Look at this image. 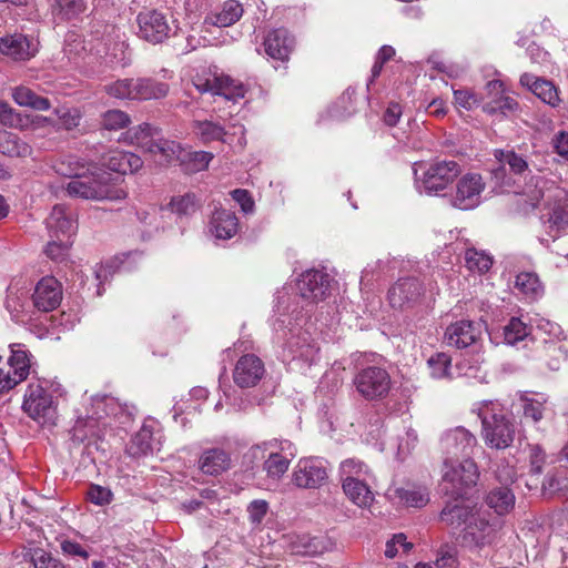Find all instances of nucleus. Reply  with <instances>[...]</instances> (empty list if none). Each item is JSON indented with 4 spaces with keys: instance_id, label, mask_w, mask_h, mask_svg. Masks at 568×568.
I'll use <instances>...</instances> for the list:
<instances>
[{
    "instance_id": "e2e57ef3",
    "label": "nucleus",
    "mask_w": 568,
    "mask_h": 568,
    "mask_svg": "<svg viewBox=\"0 0 568 568\" xmlns=\"http://www.w3.org/2000/svg\"><path fill=\"white\" fill-rule=\"evenodd\" d=\"M61 551L67 557H81L83 559L89 558V551L84 546H82L80 542L71 540V539H63L60 542Z\"/></svg>"
},
{
    "instance_id": "0eeeda50",
    "label": "nucleus",
    "mask_w": 568,
    "mask_h": 568,
    "mask_svg": "<svg viewBox=\"0 0 568 568\" xmlns=\"http://www.w3.org/2000/svg\"><path fill=\"white\" fill-rule=\"evenodd\" d=\"M22 409L30 418L42 426H53L57 420V406L52 395L40 384L28 386Z\"/></svg>"
},
{
    "instance_id": "2eb2a0df",
    "label": "nucleus",
    "mask_w": 568,
    "mask_h": 568,
    "mask_svg": "<svg viewBox=\"0 0 568 568\" xmlns=\"http://www.w3.org/2000/svg\"><path fill=\"white\" fill-rule=\"evenodd\" d=\"M483 335L480 322L460 320L452 323L445 331V339L449 346L458 349L476 345Z\"/></svg>"
},
{
    "instance_id": "4be33fe9",
    "label": "nucleus",
    "mask_w": 568,
    "mask_h": 568,
    "mask_svg": "<svg viewBox=\"0 0 568 568\" xmlns=\"http://www.w3.org/2000/svg\"><path fill=\"white\" fill-rule=\"evenodd\" d=\"M45 224L51 239L72 240L78 229L75 221L67 215L65 209L61 205L53 206Z\"/></svg>"
},
{
    "instance_id": "49530a36",
    "label": "nucleus",
    "mask_w": 568,
    "mask_h": 568,
    "mask_svg": "<svg viewBox=\"0 0 568 568\" xmlns=\"http://www.w3.org/2000/svg\"><path fill=\"white\" fill-rule=\"evenodd\" d=\"M529 335V328L518 317H511L504 326V339L509 345L525 339Z\"/></svg>"
},
{
    "instance_id": "423d86ee",
    "label": "nucleus",
    "mask_w": 568,
    "mask_h": 568,
    "mask_svg": "<svg viewBox=\"0 0 568 568\" xmlns=\"http://www.w3.org/2000/svg\"><path fill=\"white\" fill-rule=\"evenodd\" d=\"M477 446L476 436L463 426L446 429L439 437V448L444 456V467L450 462L470 458Z\"/></svg>"
},
{
    "instance_id": "c03bdc74",
    "label": "nucleus",
    "mask_w": 568,
    "mask_h": 568,
    "mask_svg": "<svg viewBox=\"0 0 568 568\" xmlns=\"http://www.w3.org/2000/svg\"><path fill=\"white\" fill-rule=\"evenodd\" d=\"M465 263L469 271L485 273L493 265V257L484 251L469 247L465 251Z\"/></svg>"
},
{
    "instance_id": "864d4df0",
    "label": "nucleus",
    "mask_w": 568,
    "mask_h": 568,
    "mask_svg": "<svg viewBox=\"0 0 568 568\" xmlns=\"http://www.w3.org/2000/svg\"><path fill=\"white\" fill-rule=\"evenodd\" d=\"M213 154L205 151H185L181 158V164L189 163V170L192 172H199L205 170L209 163L212 161Z\"/></svg>"
},
{
    "instance_id": "f704fd0d",
    "label": "nucleus",
    "mask_w": 568,
    "mask_h": 568,
    "mask_svg": "<svg viewBox=\"0 0 568 568\" xmlns=\"http://www.w3.org/2000/svg\"><path fill=\"white\" fill-rule=\"evenodd\" d=\"M143 165L142 159L131 152H116L109 160L110 170L126 174L128 172L134 173Z\"/></svg>"
},
{
    "instance_id": "6e6d98bb",
    "label": "nucleus",
    "mask_w": 568,
    "mask_h": 568,
    "mask_svg": "<svg viewBox=\"0 0 568 568\" xmlns=\"http://www.w3.org/2000/svg\"><path fill=\"white\" fill-rule=\"evenodd\" d=\"M536 329L544 337V345H546V342L560 343L565 338V333L561 326L547 318L538 320L536 324Z\"/></svg>"
},
{
    "instance_id": "f8f14e48",
    "label": "nucleus",
    "mask_w": 568,
    "mask_h": 568,
    "mask_svg": "<svg viewBox=\"0 0 568 568\" xmlns=\"http://www.w3.org/2000/svg\"><path fill=\"white\" fill-rule=\"evenodd\" d=\"M425 294L423 283L416 277L399 278L388 291V300L394 308H413L420 304Z\"/></svg>"
},
{
    "instance_id": "0e129e2a",
    "label": "nucleus",
    "mask_w": 568,
    "mask_h": 568,
    "mask_svg": "<svg viewBox=\"0 0 568 568\" xmlns=\"http://www.w3.org/2000/svg\"><path fill=\"white\" fill-rule=\"evenodd\" d=\"M233 200L239 203L244 213H252L254 211V201L247 190L236 189L231 192Z\"/></svg>"
},
{
    "instance_id": "2f4dec72",
    "label": "nucleus",
    "mask_w": 568,
    "mask_h": 568,
    "mask_svg": "<svg viewBox=\"0 0 568 568\" xmlns=\"http://www.w3.org/2000/svg\"><path fill=\"white\" fill-rule=\"evenodd\" d=\"M487 506L498 515H506L514 509L515 495L506 486L493 488L485 498Z\"/></svg>"
},
{
    "instance_id": "bb28decb",
    "label": "nucleus",
    "mask_w": 568,
    "mask_h": 568,
    "mask_svg": "<svg viewBox=\"0 0 568 568\" xmlns=\"http://www.w3.org/2000/svg\"><path fill=\"white\" fill-rule=\"evenodd\" d=\"M343 490L345 495L358 507H369L374 500V494L364 479L358 477L344 478Z\"/></svg>"
},
{
    "instance_id": "7c9ffc66",
    "label": "nucleus",
    "mask_w": 568,
    "mask_h": 568,
    "mask_svg": "<svg viewBox=\"0 0 568 568\" xmlns=\"http://www.w3.org/2000/svg\"><path fill=\"white\" fill-rule=\"evenodd\" d=\"M332 546L328 538L324 536H297L296 541L293 544V549L296 554L303 556H317L327 551Z\"/></svg>"
},
{
    "instance_id": "9d476101",
    "label": "nucleus",
    "mask_w": 568,
    "mask_h": 568,
    "mask_svg": "<svg viewBox=\"0 0 568 568\" xmlns=\"http://www.w3.org/2000/svg\"><path fill=\"white\" fill-rule=\"evenodd\" d=\"M328 478V463L320 457L301 458L292 474V481L298 488L315 489Z\"/></svg>"
},
{
    "instance_id": "20e7f679",
    "label": "nucleus",
    "mask_w": 568,
    "mask_h": 568,
    "mask_svg": "<svg viewBox=\"0 0 568 568\" xmlns=\"http://www.w3.org/2000/svg\"><path fill=\"white\" fill-rule=\"evenodd\" d=\"M135 22L138 38L153 45L164 43L173 33L168 13L156 8H143Z\"/></svg>"
},
{
    "instance_id": "cd10ccee",
    "label": "nucleus",
    "mask_w": 568,
    "mask_h": 568,
    "mask_svg": "<svg viewBox=\"0 0 568 568\" xmlns=\"http://www.w3.org/2000/svg\"><path fill=\"white\" fill-rule=\"evenodd\" d=\"M244 9L236 0H226L220 12H211L204 22L219 28L230 27L236 23L243 16Z\"/></svg>"
},
{
    "instance_id": "8fccbe9b",
    "label": "nucleus",
    "mask_w": 568,
    "mask_h": 568,
    "mask_svg": "<svg viewBox=\"0 0 568 568\" xmlns=\"http://www.w3.org/2000/svg\"><path fill=\"white\" fill-rule=\"evenodd\" d=\"M73 241L68 239H51L44 247V254L54 262H63L69 256Z\"/></svg>"
},
{
    "instance_id": "39448f33",
    "label": "nucleus",
    "mask_w": 568,
    "mask_h": 568,
    "mask_svg": "<svg viewBox=\"0 0 568 568\" xmlns=\"http://www.w3.org/2000/svg\"><path fill=\"white\" fill-rule=\"evenodd\" d=\"M356 392L366 400L385 399L392 389V377L386 368L369 365L361 368L354 376Z\"/></svg>"
},
{
    "instance_id": "680f3d73",
    "label": "nucleus",
    "mask_w": 568,
    "mask_h": 568,
    "mask_svg": "<svg viewBox=\"0 0 568 568\" xmlns=\"http://www.w3.org/2000/svg\"><path fill=\"white\" fill-rule=\"evenodd\" d=\"M545 406L541 402L535 398H529L524 402L523 414L526 419H531L538 423L542 419Z\"/></svg>"
},
{
    "instance_id": "a211bd4d",
    "label": "nucleus",
    "mask_w": 568,
    "mask_h": 568,
    "mask_svg": "<svg viewBox=\"0 0 568 568\" xmlns=\"http://www.w3.org/2000/svg\"><path fill=\"white\" fill-rule=\"evenodd\" d=\"M265 374L264 363L254 354L239 358L233 371V381L241 388L254 387Z\"/></svg>"
},
{
    "instance_id": "c756f323",
    "label": "nucleus",
    "mask_w": 568,
    "mask_h": 568,
    "mask_svg": "<svg viewBox=\"0 0 568 568\" xmlns=\"http://www.w3.org/2000/svg\"><path fill=\"white\" fill-rule=\"evenodd\" d=\"M286 347L291 354L292 359H301L307 363L314 362L318 347L313 343L307 333L292 336Z\"/></svg>"
},
{
    "instance_id": "b1692460",
    "label": "nucleus",
    "mask_w": 568,
    "mask_h": 568,
    "mask_svg": "<svg viewBox=\"0 0 568 568\" xmlns=\"http://www.w3.org/2000/svg\"><path fill=\"white\" fill-rule=\"evenodd\" d=\"M520 83L529 88V90L542 102L551 106H557L559 104L560 98L558 90L551 81L537 78L529 73H524L520 77Z\"/></svg>"
},
{
    "instance_id": "4c0bfd02",
    "label": "nucleus",
    "mask_w": 568,
    "mask_h": 568,
    "mask_svg": "<svg viewBox=\"0 0 568 568\" xmlns=\"http://www.w3.org/2000/svg\"><path fill=\"white\" fill-rule=\"evenodd\" d=\"M429 375L434 379L452 378V357L443 352L433 354L427 359Z\"/></svg>"
},
{
    "instance_id": "dca6fc26",
    "label": "nucleus",
    "mask_w": 568,
    "mask_h": 568,
    "mask_svg": "<svg viewBox=\"0 0 568 568\" xmlns=\"http://www.w3.org/2000/svg\"><path fill=\"white\" fill-rule=\"evenodd\" d=\"M262 45L270 59L287 62L295 48V38L286 28H275L265 34Z\"/></svg>"
},
{
    "instance_id": "052dcab7",
    "label": "nucleus",
    "mask_w": 568,
    "mask_h": 568,
    "mask_svg": "<svg viewBox=\"0 0 568 568\" xmlns=\"http://www.w3.org/2000/svg\"><path fill=\"white\" fill-rule=\"evenodd\" d=\"M87 498L94 505L104 506L112 501L113 494L108 487L92 484L88 488Z\"/></svg>"
},
{
    "instance_id": "9b49d317",
    "label": "nucleus",
    "mask_w": 568,
    "mask_h": 568,
    "mask_svg": "<svg viewBox=\"0 0 568 568\" xmlns=\"http://www.w3.org/2000/svg\"><path fill=\"white\" fill-rule=\"evenodd\" d=\"M485 190L483 178L476 173H467L456 184V192L450 203L459 210H473L480 204L481 193Z\"/></svg>"
},
{
    "instance_id": "f03ea898",
    "label": "nucleus",
    "mask_w": 568,
    "mask_h": 568,
    "mask_svg": "<svg viewBox=\"0 0 568 568\" xmlns=\"http://www.w3.org/2000/svg\"><path fill=\"white\" fill-rule=\"evenodd\" d=\"M481 437L489 448L506 449L514 443L516 424L498 404H485L479 408Z\"/></svg>"
},
{
    "instance_id": "bf43d9fd",
    "label": "nucleus",
    "mask_w": 568,
    "mask_h": 568,
    "mask_svg": "<svg viewBox=\"0 0 568 568\" xmlns=\"http://www.w3.org/2000/svg\"><path fill=\"white\" fill-rule=\"evenodd\" d=\"M170 206L173 213L178 216H189L195 213L197 206L194 194H185L182 196H174L170 202Z\"/></svg>"
},
{
    "instance_id": "1a4fd4ad",
    "label": "nucleus",
    "mask_w": 568,
    "mask_h": 568,
    "mask_svg": "<svg viewBox=\"0 0 568 568\" xmlns=\"http://www.w3.org/2000/svg\"><path fill=\"white\" fill-rule=\"evenodd\" d=\"M460 173L462 168L454 160L434 161L423 173L420 184L427 194H438L452 184Z\"/></svg>"
},
{
    "instance_id": "72a5a7b5",
    "label": "nucleus",
    "mask_w": 568,
    "mask_h": 568,
    "mask_svg": "<svg viewBox=\"0 0 568 568\" xmlns=\"http://www.w3.org/2000/svg\"><path fill=\"white\" fill-rule=\"evenodd\" d=\"M0 153L9 158H24L31 154V148L18 135L0 131Z\"/></svg>"
},
{
    "instance_id": "37998d69",
    "label": "nucleus",
    "mask_w": 568,
    "mask_h": 568,
    "mask_svg": "<svg viewBox=\"0 0 568 568\" xmlns=\"http://www.w3.org/2000/svg\"><path fill=\"white\" fill-rule=\"evenodd\" d=\"M196 134L204 143L213 141L226 142V131L223 126L212 121H196L194 123Z\"/></svg>"
},
{
    "instance_id": "c85d7f7f",
    "label": "nucleus",
    "mask_w": 568,
    "mask_h": 568,
    "mask_svg": "<svg viewBox=\"0 0 568 568\" xmlns=\"http://www.w3.org/2000/svg\"><path fill=\"white\" fill-rule=\"evenodd\" d=\"M169 84L152 78L133 79V100H151L164 98Z\"/></svg>"
},
{
    "instance_id": "79ce46f5",
    "label": "nucleus",
    "mask_w": 568,
    "mask_h": 568,
    "mask_svg": "<svg viewBox=\"0 0 568 568\" xmlns=\"http://www.w3.org/2000/svg\"><path fill=\"white\" fill-rule=\"evenodd\" d=\"M567 356V349L558 342H546V345H544L541 359L550 371H558Z\"/></svg>"
},
{
    "instance_id": "ea45409f",
    "label": "nucleus",
    "mask_w": 568,
    "mask_h": 568,
    "mask_svg": "<svg viewBox=\"0 0 568 568\" xmlns=\"http://www.w3.org/2000/svg\"><path fill=\"white\" fill-rule=\"evenodd\" d=\"M548 234L557 239L568 227V210L564 206H555L545 221Z\"/></svg>"
},
{
    "instance_id": "338daca9",
    "label": "nucleus",
    "mask_w": 568,
    "mask_h": 568,
    "mask_svg": "<svg viewBox=\"0 0 568 568\" xmlns=\"http://www.w3.org/2000/svg\"><path fill=\"white\" fill-rule=\"evenodd\" d=\"M365 465L361 460L354 458L346 459L341 464V471L345 478L358 477L364 471Z\"/></svg>"
},
{
    "instance_id": "6e6552de",
    "label": "nucleus",
    "mask_w": 568,
    "mask_h": 568,
    "mask_svg": "<svg viewBox=\"0 0 568 568\" xmlns=\"http://www.w3.org/2000/svg\"><path fill=\"white\" fill-rule=\"evenodd\" d=\"M494 156L497 166L493 168L490 173L498 185L510 186L515 182V176L526 179L531 174L528 160L514 150L496 149Z\"/></svg>"
},
{
    "instance_id": "09e8293b",
    "label": "nucleus",
    "mask_w": 568,
    "mask_h": 568,
    "mask_svg": "<svg viewBox=\"0 0 568 568\" xmlns=\"http://www.w3.org/2000/svg\"><path fill=\"white\" fill-rule=\"evenodd\" d=\"M97 420L92 417L78 418L71 429V439L75 444H82L95 435Z\"/></svg>"
},
{
    "instance_id": "473e14b6",
    "label": "nucleus",
    "mask_w": 568,
    "mask_h": 568,
    "mask_svg": "<svg viewBox=\"0 0 568 568\" xmlns=\"http://www.w3.org/2000/svg\"><path fill=\"white\" fill-rule=\"evenodd\" d=\"M50 10L54 19L70 21L87 10V2L85 0H52Z\"/></svg>"
},
{
    "instance_id": "5fc2aeb1",
    "label": "nucleus",
    "mask_w": 568,
    "mask_h": 568,
    "mask_svg": "<svg viewBox=\"0 0 568 568\" xmlns=\"http://www.w3.org/2000/svg\"><path fill=\"white\" fill-rule=\"evenodd\" d=\"M219 95H223L225 99L236 102L239 99L244 98L245 88L241 82L227 75H221Z\"/></svg>"
},
{
    "instance_id": "4d7b16f0",
    "label": "nucleus",
    "mask_w": 568,
    "mask_h": 568,
    "mask_svg": "<svg viewBox=\"0 0 568 568\" xmlns=\"http://www.w3.org/2000/svg\"><path fill=\"white\" fill-rule=\"evenodd\" d=\"M131 120L128 113L122 110H108L102 114L101 124L106 130H121L130 124Z\"/></svg>"
},
{
    "instance_id": "603ef678",
    "label": "nucleus",
    "mask_w": 568,
    "mask_h": 568,
    "mask_svg": "<svg viewBox=\"0 0 568 568\" xmlns=\"http://www.w3.org/2000/svg\"><path fill=\"white\" fill-rule=\"evenodd\" d=\"M0 123L9 128L24 129L29 124V118L17 112L7 102H0Z\"/></svg>"
},
{
    "instance_id": "13d9d810",
    "label": "nucleus",
    "mask_w": 568,
    "mask_h": 568,
    "mask_svg": "<svg viewBox=\"0 0 568 568\" xmlns=\"http://www.w3.org/2000/svg\"><path fill=\"white\" fill-rule=\"evenodd\" d=\"M104 91L115 99L133 100V79H119L104 85Z\"/></svg>"
},
{
    "instance_id": "774afa93",
    "label": "nucleus",
    "mask_w": 568,
    "mask_h": 568,
    "mask_svg": "<svg viewBox=\"0 0 568 568\" xmlns=\"http://www.w3.org/2000/svg\"><path fill=\"white\" fill-rule=\"evenodd\" d=\"M454 99L456 104L466 110L473 109L478 103L476 95L468 90H455Z\"/></svg>"
},
{
    "instance_id": "69168bd1",
    "label": "nucleus",
    "mask_w": 568,
    "mask_h": 568,
    "mask_svg": "<svg viewBox=\"0 0 568 568\" xmlns=\"http://www.w3.org/2000/svg\"><path fill=\"white\" fill-rule=\"evenodd\" d=\"M268 509V505L265 500L255 499L253 500L248 507V516L252 523L260 524L265 517Z\"/></svg>"
},
{
    "instance_id": "de8ad7c7",
    "label": "nucleus",
    "mask_w": 568,
    "mask_h": 568,
    "mask_svg": "<svg viewBox=\"0 0 568 568\" xmlns=\"http://www.w3.org/2000/svg\"><path fill=\"white\" fill-rule=\"evenodd\" d=\"M290 464V457H284L281 453H271L263 466L268 477L280 479L288 470Z\"/></svg>"
},
{
    "instance_id": "393cba45",
    "label": "nucleus",
    "mask_w": 568,
    "mask_h": 568,
    "mask_svg": "<svg viewBox=\"0 0 568 568\" xmlns=\"http://www.w3.org/2000/svg\"><path fill=\"white\" fill-rule=\"evenodd\" d=\"M149 153L153 154L154 161L162 166L174 162H181L183 149L180 143L163 139L161 134L153 144H150Z\"/></svg>"
},
{
    "instance_id": "a878e982",
    "label": "nucleus",
    "mask_w": 568,
    "mask_h": 568,
    "mask_svg": "<svg viewBox=\"0 0 568 568\" xmlns=\"http://www.w3.org/2000/svg\"><path fill=\"white\" fill-rule=\"evenodd\" d=\"M211 232L216 239L229 240L233 237L239 227V221L234 212L225 209H217L211 217Z\"/></svg>"
},
{
    "instance_id": "6ab92c4d",
    "label": "nucleus",
    "mask_w": 568,
    "mask_h": 568,
    "mask_svg": "<svg viewBox=\"0 0 568 568\" xmlns=\"http://www.w3.org/2000/svg\"><path fill=\"white\" fill-rule=\"evenodd\" d=\"M61 301L62 285L55 277L44 276L37 283L32 294V302L37 310L51 312L60 305Z\"/></svg>"
},
{
    "instance_id": "f3484780",
    "label": "nucleus",
    "mask_w": 568,
    "mask_h": 568,
    "mask_svg": "<svg viewBox=\"0 0 568 568\" xmlns=\"http://www.w3.org/2000/svg\"><path fill=\"white\" fill-rule=\"evenodd\" d=\"M297 290L301 297L306 301H322L329 291V275L320 270H307L298 278Z\"/></svg>"
},
{
    "instance_id": "7ed1b4c3",
    "label": "nucleus",
    "mask_w": 568,
    "mask_h": 568,
    "mask_svg": "<svg viewBox=\"0 0 568 568\" xmlns=\"http://www.w3.org/2000/svg\"><path fill=\"white\" fill-rule=\"evenodd\" d=\"M440 491L450 498L465 499L479 478L476 463L471 458L450 462L444 467Z\"/></svg>"
},
{
    "instance_id": "e433bc0d",
    "label": "nucleus",
    "mask_w": 568,
    "mask_h": 568,
    "mask_svg": "<svg viewBox=\"0 0 568 568\" xmlns=\"http://www.w3.org/2000/svg\"><path fill=\"white\" fill-rule=\"evenodd\" d=\"M152 430L143 426L131 439L128 446V453L135 458L152 453Z\"/></svg>"
},
{
    "instance_id": "a18cd8bd",
    "label": "nucleus",
    "mask_w": 568,
    "mask_h": 568,
    "mask_svg": "<svg viewBox=\"0 0 568 568\" xmlns=\"http://www.w3.org/2000/svg\"><path fill=\"white\" fill-rule=\"evenodd\" d=\"M33 568H70L60 558L42 548H34L30 552Z\"/></svg>"
},
{
    "instance_id": "58836bf2",
    "label": "nucleus",
    "mask_w": 568,
    "mask_h": 568,
    "mask_svg": "<svg viewBox=\"0 0 568 568\" xmlns=\"http://www.w3.org/2000/svg\"><path fill=\"white\" fill-rule=\"evenodd\" d=\"M396 497L406 506L422 508L429 503V493L425 487L397 488Z\"/></svg>"
},
{
    "instance_id": "ddd939ff",
    "label": "nucleus",
    "mask_w": 568,
    "mask_h": 568,
    "mask_svg": "<svg viewBox=\"0 0 568 568\" xmlns=\"http://www.w3.org/2000/svg\"><path fill=\"white\" fill-rule=\"evenodd\" d=\"M495 534V526L486 516L477 511L467 526L463 528V545L469 549H483L493 542Z\"/></svg>"
},
{
    "instance_id": "a19ab883",
    "label": "nucleus",
    "mask_w": 568,
    "mask_h": 568,
    "mask_svg": "<svg viewBox=\"0 0 568 568\" xmlns=\"http://www.w3.org/2000/svg\"><path fill=\"white\" fill-rule=\"evenodd\" d=\"M515 287L528 297L536 298L542 293V285L534 272H521L516 276Z\"/></svg>"
},
{
    "instance_id": "aec40b11",
    "label": "nucleus",
    "mask_w": 568,
    "mask_h": 568,
    "mask_svg": "<svg viewBox=\"0 0 568 568\" xmlns=\"http://www.w3.org/2000/svg\"><path fill=\"white\" fill-rule=\"evenodd\" d=\"M476 513L477 510L466 505L463 499L452 498V500L445 503L439 513V520L447 527L458 530L466 527Z\"/></svg>"
},
{
    "instance_id": "f257e3e1",
    "label": "nucleus",
    "mask_w": 568,
    "mask_h": 568,
    "mask_svg": "<svg viewBox=\"0 0 568 568\" xmlns=\"http://www.w3.org/2000/svg\"><path fill=\"white\" fill-rule=\"evenodd\" d=\"M65 191L71 197L93 201H116L126 192L113 180L112 174L93 165L85 172H75L67 183Z\"/></svg>"
},
{
    "instance_id": "412c9836",
    "label": "nucleus",
    "mask_w": 568,
    "mask_h": 568,
    "mask_svg": "<svg viewBox=\"0 0 568 568\" xmlns=\"http://www.w3.org/2000/svg\"><path fill=\"white\" fill-rule=\"evenodd\" d=\"M486 89L489 94L496 95L483 106L484 112L487 114L506 118L518 110V102L515 99L503 94L504 84L501 81L491 80L486 84Z\"/></svg>"
},
{
    "instance_id": "c9c22d12",
    "label": "nucleus",
    "mask_w": 568,
    "mask_h": 568,
    "mask_svg": "<svg viewBox=\"0 0 568 568\" xmlns=\"http://www.w3.org/2000/svg\"><path fill=\"white\" fill-rule=\"evenodd\" d=\"M128 134L132 141L141 149L146 152L151 149L150 144H153L158 136L161 134V131L156 126H152L149 123H142L136 128L130 129Z\"/></svg>"
},
{
    "instance_id": "3c124183",
    "label": "nucleus",
    "mask_w": 568,
    "mask_h": 568,
    "mask_svg": "<svg viewBox=\"0 0 568 568\" xmlns=\"http://www.w3.org/2000/svg\"><path fill=\"white\" fill-rule=\"evenodd\" d=\"M8 364L11 367V371L14 372V376L19 382H22L28 377L30 371V359L28 357L27 351L12 349V354L8 359Z\"/></svg>"
},
{
    "instance_id": "4468645a",
    "label": "nucleus",
    "mask_w": 568,
    "mask_h": 568,
    "mask_svg": "<svg viewBox=\"0 0 568 568\" xmlns=\"http://www.w3.org/2000/svg\"><path fill=\"white\" fill-rule=\"evenodd\" d=\"M39 51V42L23 33H12L0 37V54L13 61H29Z\"/></svg>"
},
{
    "instance_id": "5701e85b",
    "label": "nucleus",
    "mask_w": 568,
    "mask_h": 568,
    "mask_svg": "<svg viewBox=\"0 0 568 568\" xmlns=\"http://www.w3.org/2000/svg\"><path fill=\"white\" fill-rule=\"evenodd\" d=\"M199 466L203 474L217 476L230 469L231 455L219 447L205 449L200 457Z\"/></svg>"
}]
</instances>
